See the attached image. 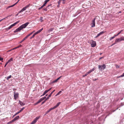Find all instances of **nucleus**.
Masks as SVG:
<instances>
[{
  "instance_id": "nucleus-1",
  "label": "nucleus",
  "mask_w": 124,
  "mask_h": 124,
  "mask_svg": "<svg viewBox=\"0 0 124 124\" xmlns=\"http://www.w3.org/2000/svg\"><path fill=\"white\" fill-rule=\"evenodd\" d=\"M29 24V23L27 22L24 24H23L17 29H16L14 31V33H16L18 32L19 31L21 30H22L23 29L25 28L27 26L28 24Z\"/></svg>"
},
{
  "instance_id": "nucleus-2",
  "label": "nucleus",
  "mask_w": 124,
  "mask_h": 124,
  "mask_svg": "<svg viewBox=\"0 0 124 124\" xmlns=\"http://www.w3.org/2000/svg\"><path fill=\"white\" fill-rule=\"evenodd\" d=\"M98 67L99 69L101 70H103L106 67V65L104 64H103L102 65H99Z\"/></svg>"
},
{
  "instance_id": "nucleus-3",
  "label": "nucleus",
  "mask_w": 124,
  "mask_h": 124,
  "mask_svg": "<svg viewBox=\"0 0 124 124\" xmlns=\"http://www.w3.org/2000/svg\"><path fill=\"white\" fill-rule=\"evenodd\" d=\"M124 40V37H122L120 38L116 39L115 40V42H117L120 41Z\"/></svg>"
},
{
  "instance_id": "nucleus-4",
  "label": "nucleus",
  "mask_w": 124,
  "mask_h": 124,
  "mask_svg": "<svg viewBox=\"0 0 124 124\" xmlns=\"http://www.w3.org/2000/svg\"><path fill=\"white\" fill-rule=\"evenodd\" d=\"M32 34V33H30L28 34L26 37H25L23 39L19 42V43H22L24 40H25L29 36L31 35Z\"/></svg>"
},
{
  "instance_id": "nucleus-5",
  "label": "nucleus",
  "mask_w": 124,
  "mask_h": 124,
  "mask_svg": "<svg viewBox=\"0 0 124 124\" xmlns=\"http://www.w3.org/2000/svg\"><path fill=\"white\" fill-rule=\"evenodd\" d=\"M40 116L36 117L35 118L32 122L31 124H35L37 120L39 118Z\"/></svg>"
},
{
  "instance_id": "nucleus-6",
  "label": "nucleus",
  "mask_w": 124,
  "mask_h": 124,
  "mask_svg": "<svg viewBox=\"0 0 124 124\" xmlns=\"http://www.w3.org/2000/svg\"><path fill=\"white\" fill-rule=\"evenodd\" d=\"M19 93H16L15 92L14 93V98L15 100H16L18 97Z\"/></svg>"
},
{
  "instance_id": "nucleus-7",
  "label": "nucleus",
  "mask_w": 124,
  "mask_h": 124,
  "mask_svg": "<svg viewBox=\"0 0 124 124\" xmlns=\"http://www.w3.org/2000/svg\"><path fill=\"white\" fill-rule=\"evenodd\" d=\"M96 19V17L94 18L93 20H92V23H91L92 25L91 27H93L95 26V20Z\"/></svg>"
},
{
  "instance_id": "nucleus-8",
  "label": "nucleus",
  "mask_w": 124,
  "mask_h": 124,
  "mask_svg": "<svg viewBox=\"0 0 124 124\" xmlns=\"http://www.w3.org/2000/svg\"><path fill=\"white\" fill-rule=\"evenodd\" d=\"M92 41V42L91 44V46L92 47H94L96 46V42L95 41H93V40Z\"/></svg>"
},
{
  "instance_id": "nucleus-9",
  "label": "nucleus",
  "mask_w": 124,
  "mask_h": 124,
  "mask_svg": "<svg viewBox=\"0 0 124 124\" xmlns=\"http://www.w3.org/2000/svg\"><path fill=\"white\" fill-rule=\"evenodd\" d=\"M19 118V116H17L16 117H15L11 121V122H13L15 121L16 120Z\"/></svg>"
},
{
  "instance_id": "nucleus-10",
  "label": "nucleus",
  "mask_w": 124,
  "mask_h": 124,
  "mask_svg": "<svg viewBox=\"0 0 124 124\" xmlns=\"http://www.w3.org/2000/svg\"><path fill=\"white\" fill-rule=\"evenodd\" d=\"M61 103V102H59L55 106H54L53 107V108L54 109H55L57 107H58L59 105Z\"/></svg>"
},
{
  "instance_id": "nucleus-11",
  "label": "nucleus",
  "mask_w": 124,
  "mask_h": 124,
  "mask_svg": "<svg viewBox=\"0 0 124 124\" xmlns=\"http://www.w3.org/2000/svg\"><path fill=\"white\" fill-rule=\"evenodd\" d=\"M95 70V69L94 68H93L91 70H89L88 72H87V74H88L89 73H91L92 71H94Z\"/></svg>"
},
{
  "instance_id": "nucleus-12",
  "label": "nucleus",
  "mask_w": 124,
  "mask_h": 124,
  "mask_svg": "<svg viewBox=\"0 0 124 124\" xmlns=\"http://www.w3.org/2000/svg\"><path fill=\"white\" fill-rule=\"evenodd\" d=\"M95 70V69L94 68H93L91 70H89L88 72H87V74H88L89 73H91L92 71H94Z\"/></svg>"
},
{
  "instance_id": "nucleus-13",
  "label": "nucleus",
  "mask_w": 124,
  "mask_h": 124,
  "mask_svg": "<svg viewBox=\"0 0 124 124\" xmlns=\"http://www.w3.org/2000/svg\"><path fill=\"white\" fill-rule=\"evenodd\" d=\"M43 29V28H42L41 29L39 30L38 31H37L36 32H35V34H37L40 32Z\"/></svg>"
},
{
  "instance_id": "nucleus-14",
  "label": "nucleus",
  "mask_w": 124,
  "mask_h": 124,
  "mask_svg": "<svg viewBox=\"0 0 124 124\" xmlns=\"http://www.w3.org/2000/svg\"><path fill=\"white\" fill-rule=\"evenodd\" d=\"M60 78H58L55 80H54L51 82V84L53 83H55L57 81L60 79Z\"/></svg>"
},
{
  "instance_id": "nucleus-15",
  "label": "nucleus",
  "mask_w": 124,
  "mask_h": 124,
  "mask_svg": "<svg viewBox=\"0 0 124 124\" xmlns=\"http://www.w3.org/2000/svg\"><path fill=\"white\" fill-rule=\"evenodd\" d=\"M26 9L24 7L19 12V13H20L21 12H23V11L25 10Z\"/></svg>"
},
{
  "instance_id": "nucleus-16",
  "label": "nucleus",
  "mask_w": 124,
  "mask_h": 124,
  "mask_svg": "<svg viewBox=\"0 0 124 124\" xmlns=\"http://www.w3.org/2000/svg\"><path fill=\"white\" fill-rule=\"evenodd\" d=\"M26 9L24 7L19 12V13H20L21 12H23V11L25 10Z\"/></svg>"
},
{
  "instance_id": "nucleus-17",
  "label": "nucleus",
  "mask_w": 124,
  "mask_h": 124,
  "mask_svg": "<svg viewBox=\"0 0 124 124\" xmlns=\"http://www.w3.org/2000/svg\"><path fill=\"white\" fill-rule=\"evenodd\" d=\"M49 1H48V0H45V3H44V4H43V5H42V6L44 7V6H45V5H46V4Z\"/></svg>"
},
{
  "instance_id": "nucleus-18",
  "label": "nucleus",
  "mask_w": 124,
  "mask_h": 124,
  "mask_svg": "<svg viewBox=\"0 0 124 124\" xmlns=\"http://www.w3.org/2000/svg\"><path fill=\"white\" fill-rule=\"evenodd\" d=\"M19 103H20V105L21 106H23L25 105V103L22 102L21 101H19Z\"/></svg>"
},
{
  "instance_id": "nucleus-19",
  "label": "nucleus",
  "mask_w": 124,
  "mask_h": 124,
  "mask_svg": "<svg viewBox=\"0 0 124 124\" xmlns=\"http://www.w3.org/2000/svg\"><path fill=\"white\" fill-rule=\"evenodd\" d=\"M48 92V91L47 90L45 91L44 92L43 94L42 95H41V96H42L44 95Z\"/></svg>"
},
{
  "instance_id": "nucleus-20",
  "label": "nucleus",
  "mask_w": 124,
  "mask_h": 124,
  "mask_svg": "<svg viewBox=\"0 0 124 124\" xmlns=\"http://www.w3.org/2000/svg\"><path fill=\"white\" fill-rule=\"evenodd\" d=\"M53 109H54L53 108H50L46 112V114H47L51 110Z\"/></svg>"
},
{
  "instance_id": "nucleus-21",
  "label": "nucleus",
  "mask_w": 124,
  "mask_h": 124,
  "mask_svg": "<svg viewBox=\"0 0 124 124\" xmlns=\"http://www.w3.org/2000/svg\"><path fill=\"white\" fill-rule=\"evenodd\" d=\"M15 5V4H14L13 5H12L11 6H10L8 7H7V8H6V9H8V8H11V7H14Z\"/></svg>"
},
{
  "instance_id": "nucleus-22",
  "label": "nucleus",
  "mask_w": 124,
  "mask_h": 124,
  "mask_svg": "<svg viewBox=\"0 0 124 124\" xmlns=\"http://www.w3.org/2000/svg\"><path fill=\"white\" fill-rule=\"evenodd\" d=\"M22 46V45H19L18 46L12 49V50H14V49H15L17 48H18L19 47H20Z\"/></svg>"
},
{
  "instance_id": "nucleus-23",
  "label": "nucleus",
  "mask_w": 124,
  "mask_h": 124,
  "mask_svg": "<svg viewBox=\"0 0 124 124\" xmlns=\"http://www.w3.org/2000/svg\"><path fill=\"white\" fill-rule=\"evenodd\" d=\"M49 97H47V98H46V99L44 101H43V102H42V104H44L45 102L47 100H48V99H49Z\"/></svg>"
},
{
  "instance_id": "nucleus-24",
  "label": "nucleus",
  "mask_w": 124,
  "mask_h": 124,
  "mask_svg": "<svg viewBox=\"0 0 124 124\" xmlns=\"http://www.w3.org/2000/svg\"><path fill=\"white\" fill-rule=\"evenodd\" d=\"M24 107H23V108H21V109L18 112H17V114H19L20 112H21L24 109Z\"/></svg>"
},
{
  "instance_id": "nucleus-25",
  "label": "nucleus",
  "mask_w": 124,
  "mask_h": 124,
  "mask_svg": "<svg viewBox=\"0 0 124 124\" xmlns=\"http://www.w3.org/2000/svg\"><path fill=\"white\" fill-rule=\"evenodd\" d=\"M39 19L40 22H42L44 21V20H43V17H40Z\"/></svg>"
},
{
  "instance_id": "nucleus-26",
  "label": "nucleus",
  "mask_w": 124,
  "mask_h": 124,
  "mask_svg": "<svg viewBox=\"0 0 124 124\" xmlns=\"http://www.w3.org/2000/svg\"><path fill=\"white\" fill-rule=\"evenodd\" d=\"M36 35L35 33H34V34L32 36H31V37H30V39H31L32 38H33Z\"/></svg>"
},
{
  "instance_id": "nucleus-27",
  "label": "nucleus",
  "mask_w": 124,
  "mask_h": 124,
  "mask_svg": "<svg viewBox=\"0 0 124 124\" xmlns=\"http://www.w3.org/2000/svg\"><path fill=\"white\" fill-rule=\"evenodd\" d=\"M12 61H13V58H11L7 62H8V63L9 62H11Z\"/></svg>"
},
{
  "instance_id": "nucleus-28",
  "label": "nucleus",
  "mask_w": 124,
  "mask_h": 124,
  "mask_svg": "<svg viewBox=\"0 0 124 124\" xmlns=\"http://www.w3.org/2000/svg\"><path fill=\"white\" fill-rule=\"evenodd\" d=\"M54 29V28H51L48 31H49V32L52 31Z\"/></svg>"
},
{
  "instance_id": "nucleus-29",
  "label": "nucleus",
  "mask_w": 124,
  "mask_h": 124,
  "mask_svg": "<svg viewBox=\"0 0 124 124\" xmlns=\"http://www.w3.org/2000/svg\"><path fill=\"white\" fill-rule=\"evenodd\" d=\"M43 100L42 98H41L40 99L38 102L37 103H39L40 102H41V101H42Z\"/></svg>"
},
{
  "instance_id": "nucleus-30",
  "label": "nucleus",
  "mask_w": 124,
  "mask_h": 124,
  "mask_svg": "<svg viewBox=\"0 0 124 124\" xmlns=\"http://www.w3.org/2000/svg\"><path fill=\"white\" fill-rule=\"evenodd\" d=\"M105 32L104 31H102L101 32H100L98 34L99 35H100L103 34V33H105Z\"/></svg>"
},
{
  "instance_id": "nucleus-31",
  "label": "nucleus",
  "mask_w": 124,
  "mask_h": 124,
  "mask_svg": "<svg viewBox=\"0 0 124 124\" xmlns=\"http://www.w3.org/2000/svg\"><path fill=\"white\" fill-rule=\"evenodd\" d=\"M62 91H60L55 95V96H57L58 95H59L60 93H62Z\"/></svg>"
},
{
  "instance_id": "nucleus-32",
  "label": "nucleus",
  "mask_w": 124,
  "mask_h": 124,
  "mask_svg": "<svg viewBox=\"0 0 124 124\" xmlns=\"http://www.w3.org/2000/svg\"><path fill=\"white\" fill-rule=\"evenodd\" d=\"M124 76V73L123 74L117 77V78H120V77H122Z\"/></svg>"
},
{
  "instance_id": "nucleus-33",
  "label": "nucleus",
  "mask_w": 124,
  "mask_h": 124,
  "mask_svg": "<svg viewBox=\"0 0 124 124\" xmlns=\"http://www.w3.org/2000/svg\"><path fill=\"white\" fill-rule=\"evenodd\" d=\"M20 20H19L18 21H17V22H16L15 23H14V24H15V25L17 23H19L20 22Z\"/></svg>"
},
{
  "instance_id": "nucleus-34",
  "label": "nucleus",
  "mask_w": 124,
  "mask_h": 124,
  "mask_svg": "<svg viewBox=\"0 0 124 124\" xmlns=\"http://www.w3.org/2000/svg\"><path fill=\"white\" fill-rule=\"evenodd\" d=\"M3 58H2L0 57V61H1L2 62H3Z\"/></svg>"
},
{
  "instance_id": "nucleus-35",
  "label": "nucleus",
  "mask_w": 124,
  "mask_h": 124,
  "mask_svg": "<svg viewBox=\"0 0 124 124\" xmlns=\"http://www.w3.org/2000/svg\"><path fill=\"white\" fill-rule=\"evenodd\" d=\"M8 16L6 17H5V18H4L2 19H1V20H0V21H2V20H4V19H5L6 18H7L8 17Z\"/></svg>"
},
{
  "instance_id": "nucleus-36",
  "label": "nucleus",
  "mask_w": 124,
  "mask_h": 124,
  "mask_svg": "<svg viewBox=\"0 0 124 124\" xmlns=\"http://www.w3.org/2000/svg\"><path fill=\"white\" fill-rule=\"evenodd\" d=\"M30 6V4L26 6L25 7V8L26 9L27 8H28Z\"/></svg>"
},
{
  "instance_id": "nucleus-37",
  "label": "nucleus",
  "mask_w": 124,
  "mask_h": 124,
  "mask_svg": "<svg viewBox=\"0 0 124 124\" xmlns=\"http://www.w3.org/2000/svg\"><path fill=\"white\" fill-rule=\"evenodd\" d=\"M47 8H43V9L44 10L46 11L47 10Z\"/></svg>"
},
{
  "instance_id": "nucleus-38",
  "label": "nucleus",
  "mask_w": 124,
  "mask_h": 124,
  "mask_svg": "<svg viewBox=\"0 0 124 124\" xmlns=\"http://www.w3.org/2000/svg\"><path fill=\"white\" fill-rule=\"evenodd\" d=\"M123 31V30H121L117 34L118 35L119 34H120Z\"/></svg>"
},
{
  "instance_id": "nucleus-39",
  "label": "nucleus",
  "mask_w": 124,
  "mask_h": 124,
  "mask_svg": "<svg viewBox=\"0 0 124 124\" xmlns=\"http://www.w3.org/2000/svg\"><path fill=\"white\" fill-rule=\"evenodd\" d=\"M43 7L42 6L40 7L39 8H38L39 10H40L41 9L43 8Z\"/></svg>"
},
{
  "instance_id": "nucleus-40",
  "label": "nucleus",
  "mask_w": 124,
  "mask_h": 124,
  "mask_svg": "<svg viewBox=\"0 0 124 124\" xmlns=\"http://www.w3.org/2000/svg\"><path fill=\"white\" fill-rule=\"evenodd\" d=\"M114 36H113L112 37H111L110 39L109 40H112V39H114Z\"/></svg>"
},
{
  "instance_id": "nucleus-41",
  "label": "nucleus",
  "mask_w": 124,
  "mask_h": 124,
  "mask_svg": "<svg viewBox=\"0 0 124 124\" xmlns=\"http://www.w3.org/2000/svg\"><path fill=\"white\" fill-rule=\"evenodd\" d=\"M100 35H99V34H98L97 35V36H96L95 38H97Z\"/></svg>"
},
{
  "instance_id": "nucleus-42",
  "label": "nucleus",
  "mask_w": 124,
  "mask_h": 124,
  "mask_svg": "<svg viewBox=\"0 0 124 124\" xmlns=\"http://www.w3.org/2000/svg\"><path fill=\"white\" fill-rule=\"evenodd\" d=\"M116 43V42H115H115L114 43H113V44H112L111 46H113V45H114Z\"/></svg>"
},
{
  "instance_id": "nucleus-43",
  "label": "nucleus",
  "mask_w": 124,
  "mask_h": 124,
  "mask_svg": "<svg viewBox=\"0 0 124 124\" xmlns=\"http://www.w3.org/2000/svg\"><path fill=\"white\" fill-rule=\"evenodd\" d=\"M46 96H45L44 97H43L42 98V100H43L44 99H46Z\"/></svg>"
},
{
  "instance_id": "nucleus-44",
  "label": "nucleus",
  "mask_w": 124,
  "mask_h": 124,
  "mask_svg": "<svg viewBox=\"0 0 124 124\" xmlns=\"http://www.w3.org/2000/svg\"><path fill=\"white\" fill-rule=\"evenodd\" d=\"M52 5V4H50L49 5H48V6L47 7V8H48L49 7L51 6Z\"/></svg>"
},
{
  "instance_id": "nucleus-45",
  "label": "nucleus",
  "mask_w": 124,
  "mask_h": 124,
  "mask_svg": "<svg viewBox=\"0 0 124 124\" xmlns=\"http://www.w3.org/2000/svg\"><path fill=\"white\" fill-rule=\"evenodd\" d=\"M88 75L87 74V73L84 75H83L82 76L83 77H84L86 76H87Z\"/></svg>"
},
{
  "instance_id": "nucleus-46",
  "label": "nucleus",
  "mask_w": 124,
  "mask_h": 124,
  "mask_svg": "<svg viewBox=\"0 0 124 124\" xmlns=\"http://www.w3.org/2000/svg\"><path fill=\"white\" fill-rule=\"evenodd\" d=\"M8 62H7L6 63V64H5V66H4V67H5L8 64Z\"/></svg>"
},
{
  "instance_id": "nucleus-47",
  "label": "nucleus",
  "mask_w": 124,
  "mask_h": 124,
  "mask_svg": "<svg viewBox=\"0 0 124 124\" xmlns=\"http://www.w3.org/2000/svg\"><path fill=\"white\" fill-rule=\"evenodd\" d=\"M60 1V0L59 1H58L57 2V3H58V4H60V2H61V1Z\"/></svg>"
},
{
  "instance_id": "nucleus-48",
  "label": "nucleus",
  "mask_w": 124,
  "mask_h": 124,
  "mask_svg": "<svg viewBox=\"0 0 124 124\" xmlns=\"http://www.w3.org/2000/svg\"><path fill=\"white\" fill-rule=\"evenodd\" d=\"M52 94H51V93H50V94L48 96V97H49H49H51L52 95Z\"/></svg>"
},
{
  "instance_id": "nucleus-49",
  "label": "nucleus",
  "mask_w": 124,
  "mask_h": 124,
  "mask_svg": "<svg viewBox=\"0 0 124 124\" xmlns=\"http://www.w3.org/2000/svg\"><path fill=\"white\" fill-rule=\"evenodd\" d=\"M55 91V90H54L51 93V94H52L53 93V92H54Z\"/></svg>"
},
{
  "instance_id": "nucleus-50",
  "label": "nucleus",
  "mask_w": 124,
  "mask_h": 124,
  "mask_svg": "<svg viewBox=\"0 0 124 124\" xmlns=\"http://www.w3.org/2000/svg\"><path fill=\"white\" fill-rule=\"evenodd\" d=\"M12 28V27L11 26V25H10L9 26V27H8V29H11Z\"/></svg>"
},
{
  "instance_id": "nucleus-51",
  "label": "nucleus",
  "mask_w": 124,
  "mask_h": 124,
  "mask_svg": "<svg viewBox=\"0 0 124 124\" xmlns=\"http://www.w3.org/2000/svg\"><path fill=\"white\" fill-rule=\"evenodd\" d=\"M52 87H51V88H50L48 90H48V91L49 92V91L51 89H52Z\"/></svg>"
},
{
  "instance_id": "nucleus-52",
  "label": "nucleus",
  "mask_w": 124,
  "mask_h": 124,
  "mask_svg": "<svg viewBox=\"0 0 124 124\" xmlns=\"http://www.w3.org/2000/svg\"><path fill=\"white\" fill-rule=\"evenodd\" d=\"M52 87H51V88H50L48 90H48V91L49 92V91L51 89H52Z\"/></svg>"
},
{
  "instance_id": "nucleus-53",
  "label": "nucleus",
  "mask_w": 124,
  "mask_h": 124,
  "mask_svg": "<svg viewBox=\"0 0 124 124\" xmlns=\"http://www.w3.org/2000/svg\"><path fill=\"white\" fill-rule=\"evenodd\" d=\"M9 29H8V28H6V30H7V31H8V30Z\"/></svg>"
},
{
  "instance_id": "nucleus-54",
  "label": "nucleus",
  "mask_w": 124,
  "mask_h": 124,
  "mask_svg": "<svg viewBox=\"0 0 124 124\" xmlns=\"http://www.w3.org/2000/svg\"><path fill=\"white\" fill-rule=\"evenodd\" d=\"M118 35V34H117V35H114V38H115V37L117 36Z\"/></svg>"
},
{
  "instance_id": "nucleus-55",
  "label": "nucleus",
  "mask_w": 124,
  "mask_h": 124,
  "mask_svg": "<svg viewBox=\"0 0 124 124\" xmlns=\"http://www.w3.org/2000/svg\"><path fill=\"white\" fill-rule=\"evenodd\" d=\"M20 0H18V1L16 3H15L14 4H15V5L16 4H17L18 3V2H19V1Z\"/></svg>"
},
{
  "instance_id": "nucleus-56",
  "label": "nucleus",
  "mask_w": 124,
  "mask_h": 124,
  "mask_svg": "<svg viewBox=\"0 0 124 124\" xmlns=\"http://www.w3.org/2000/svg\"><path fill=\"white\" fill-rule=\"evenodd\" d=\"M116 68H119V67L118 65H117L116 66Z\"/></svg>"
},
{
  "instance_id": "nucleus-57",
  "label": "nucleus",
  "mask_w": 124,
  "mask_h": 124,
  "mask_svg": "<svg viewBox=\"0 0 124 124\" xmlns=\"http://www.w3.org/2000/svg\"><path fill=\"white\" fill-rule=\"evenodd\" d=\"M11 75H10L7 78H11Z\"/></svg>"
},
{
  "instance_id": "nucleus-58",
  "label": "nucleus",
  "mask_w": 124,
  "mask_h": 124,
  "mask_svg": "<svg viewBox=\"0 0 124 124\" xmlns=\"http://www.w3.org/2000/svg\"><path fill=\"white\" fill-rule=\"evenodd\" d=\"M103 58V57H100V58H99V60H100L101 59H102V58Z\"/></svg>"
},
{
  "instance_id": "nucleus-59",
  "label": "nucleus",
  "mask_w": 124,
  "mask_h": 124,
  "mask_svg": "<svg viewBox=\"0 0 124 124\" xmlns=\"http://www.w3.org/2000/svg\"><path fill=\"white\" fill-rule=\"evenodd\" d=\"M97 79H93V81H95V80H96Z\"/></svg>"
},
{
  "instance_id": "nucleus-60",
  "label": "nucleus",
  "mask_w": 124,
  "mask_h": 124,
  "mask_svg": "<svg viewBox=\"0 0 124 124\" xmlns=\"http://www.w3.org/2000/svg\"><path fill=\"white\" fill-rule=\"evenodd\" d=\"M12 50V49H11V50H9L7 52H10V51H11Z\"/></svg>"
},
{
  "instance_id": "nucleus-61",
  "label": "nucleus",
  "mask_w": 124,
  "mask_h": 124,
  "mask_svg": "<svg viewBox=\"0 0 124 124\" xmlns=\"http://www.w3.org/2000/svg\"><path fill=\"white\" fill-rule=\"evenodd\" d=\"M17 114V113H16L15 115H14V116L16 115L17 114Z\"/></svg>"
},
{
  "instance_id": "nucleus-62",
  "label": "nucleus",
  "mask_w": 124,
  "mask_h": 124,
  "mask_svg": "<svg viewBox=\"0 0 124 124\" xmlns=\"http://www.w3.org/2000/svg\"><path fill=\"white\" fill-rule=\"evenodd\" d=\"M12 25H13V26H15V24H14V23H13V24H12Z\"/></svg>"
},
{
  "instance_id": "nucleus-63",
  "label": "nucleus",
  "mask_w": 124,
  "mask_h": 124,
  "mask_svg": "<svg viewBox=\"0 0 124 124\" xmlns=\"http://www.w3.org/2000/svg\"><path fill=\"white\" fill-rule=\"evenodd\" d=\"M59 4H58V5L57 6V7H59Z\"/></svg>"
},
{
  "instance_id": "nucleus-64",
  "label": "nucleus",
  "mask_w": 124,
  "mask_h": 124,
  "mask_svg": "<svg viewBox=\"0 0 124 124\" xmlns=\"http://www.w3.org/2000/svg\"><path fill=\"white\" fill-rule=\"evenodd\" d=\"M39 103H37V102L36 103H35V105H37Z\"/></svg>"
}]
</instances>
